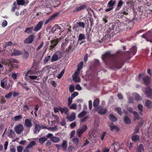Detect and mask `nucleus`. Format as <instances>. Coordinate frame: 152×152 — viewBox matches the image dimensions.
Instances as JSON below:
<instances>
[{
  "instance_id": "44",
  "label": "nucleus",
  "mask_w": 152,
  "mask_h": 152,
  "mask_svg": "<svg viewBox=\"0 0 152 152\" xmlns=\"http://www.w3.org/2000/svg\"><path fill=\"white\" fill-rule=\"evenodd\" d=\"M70 108L74 110H76L77 109V105L75 104H73L72 105H70V106H69Z\"/></svg>"
},
{
  "instance_id": "39",
  "label": "nucleus",
  "mask_w": 152,
  "mask_h": 152,
  "mask_svg": "<svg viewBox=\"0 0 152 152\" xmlns=\"http://www.w3.org/2000/svg\"><path fill=\"white\" fill-rule=\"evenodd\" d=\"M124 121L126 124H130L131 121L129 118L127 117H125L124 119Z\"/></svg>"
},
{
  "instance_id": "19",
  "label": "nucleus",
  "mask_w": 152,
  "mask_h": 152,
  "mask_svg": "<svg viewBox=\"0 0 152 152\" xmlns=\"http://www.w3.org/2000/svg\"><path fill=\"white\" fill-rule=\"evenodd\" d=\"M115 1L113 0L110 1L108 3V7H113L114 4L115 3Z\"/></svg>"
},
{
  "instance_id": "57",
  "label": "nucleus",
  "mask_w": 152,
  "mask_h": 152,
  "mask_svg": "<svg viewBox=\"0 0 152 152\" xmlns=\"http://www.w3.org/2000/svg\"><path fill=\"white\" fill-rule=\"evenodd\" d=\"M89 118V117L88 116H86L82 118L80 121V122H84L87 121V119Z\"/></svg>"
},
{
  "instance_id": "42",
  "label": "nucleus",
  "mask_w": 152,
  "mask_h": 152,
  "mask_svg": "<svg viewBox=\"0 0 152 152\" xmlns=\"http://www.w3.org/2000/svg\"><path fill=\"white\" fill-rule=\"evenodd\" d=\"M133 113L134 116H135V117L134 118V120H135L136 119L138 120L139 118H140V117L139 116V115L138 113L137 112L134 111L133 112Z\"/></svg>"
},
{
  "instance_id": "16",
  "label": "nucleus",
  "mask_w": 152,
  "mask_h": 152,
  "mask_svg": "<svg viewBox=\"0 0 152 152\" xmlns=\"http://www.w3.org/2000/svg\"><path fill=\"white\" fill-rule=\"evenodd\" d=\"M86 7V6L84 5L81 6L79 7H78L75 8L74 9V11L75 12H76L80 11L81 10L84 9Z\"/></svg>"
},
{
  "instance_id": "20",
  "label": "nucleus",
  "mask_w": 152,
  "mask_h": 152,
  "mask_svg": "<svg viewBox=\"0 0 152 152\" xmlns=\"http://www.w3.org/2000/svg\"><path fill=\"white\" fill-rule=\"evenodd\" d=\"M36 145V142L34 141H31L30 143L28 144L26 147L27 148H31L33 146H35Z\"/></svg>"
},
{
  "instance_id": "29",
  "label": "nucleus",
  "mask_w": 152,
  "mask_h": 152,
  "mask_svg": "<svg viewBox=\"0 0 152 152\" xmlns=\"http://www.w3.org/2000/svg\"><path fill=\"white\" fill-rule=\"evenodd\" d=\"M124 4L123 1L122 0H120L118 2L117 7L116 8V10H119Z\"/></svg>"
},
{
  "instance_id": "7",
  "label": "nucleus",
  "mask_w": 152,
  "mask_h": 152,
  "mask_svg": "<svg viewBox=\"0 0 152 152\" xmlns=\"http://www.w3.org/2000/svg\"><path fill=\"white\" fill-rule=\"evenodd\" d=\"M25 126L28 128H31L32 127V124L31 120L29 119H26L25 121Z\"/></svg>"
},
{
  "instance_id": "49",
  "label": "nucleus",
  "mask_w": 152,
  "mask_h": 152,
  "mask_svg": "<svg viewBox=\"0 0 152 152\" xmlns=\"http://www.w3.org/2000/svg\"><path fill=\"white\" fill-rule=\"evenodd\" d=\"M12 95V91L10 92V93H9L7 94H6L5 96V97L7 99H9L10 98Z\"/></svg>"
},
{
  "instance_id": "15",
  "label": "nucleus",
  "mask_w": 152,
  "mask_h": 152,
  "mask_svg": "<svg viewBox=\"0 0 152 152\" xmlns=\"http://www.w3.org/2000/svg\"><path fill=\"white\" fill-rule=\"evenodd\" d=\"M30 74L31 75L28 76L32 80H39L40 79L38 77V76L33 75H35V74L34 73H31Z\"/></svg>"
},
{
  "instance_id": "4",
  "label": "nucleus",
  "mask_w": 152,
  "mask_h": 152,
  "mask_svg": "<svg viewBox=\"0 0 152 152\" xmlns=\"http://www.w3.org/2000/svg\"><path fill=\"white\" fill-rule=\"evenodd\" d=\"M143 91L145 92V94L147 96L150 97L152 95V89L149 87L146 88H143Z\"/></svg>"
},
{
  "instance_id": "2",
  "label": "nucleus",
  "mask_w": 152,
  "mask_h": 152,
  "mask_svg": "<svg viewBox=\"0 0 152 152\" xmlns=\"http://www.w3.org/2000/svg\"><path fill=\"white\" fill-rule=\"evenodd\" d=\"M62 57V54L60 51H57L52 56L51 61L53 62L57 60L58 58H60Z\"/></svg>"
},
{
  "instance_id": "32",
  "label": "nucleus",
  "mask_w": 152,
  "mask_h": 152,
  "mask_svg": "<svg viewBox=\"0 0 152 152\" xmlns=\"http://www.w3.org/2000/svg\"><path fill=\"white\" fill-rule=\"evenodd\" d=\"M21 54V52L20 51L18 50H14L12 53V55L17 56L20 55Z\"/></svg>"
},
{
  "instance_id": "58",
  "label": "nucleus",
  "mask_w": 152,
  "mask_h": 152,
  "mask_svg": "<svg viewBox=\"0 0 152 152\" xmlns=\"http://www.w3.org/2000/svg\"><path fill=\"white\" fill-rule=\"evenodd\" d=\"M72 45H69V46L68 47V48H67L66 50L67 52H69L71 50V49L72 48Z\"/></svg>"
},
{
  "instance_id": "5",
  "label": "nucleus",
  "mask_w": 152,
  "mask_h": 152,
  "mask_svg": "<svg viewBox=\"0 0 152 152\" xmlns=\"http://www.w3.org/2000/svg\"><path fill=\"white\" fill-rule=\"evenodd\" d=\"M34 36L33 35H31L29 36L24 41V43L29 44L32 43L34 39Z\"/></svg>"
},
{
  "instance_id": "6",
  "label": "nucleus",
  "mask_w": 152,
  "mask_h": 152,
  "mask_svg": "<svg viewBox=\"0 0 152 152\" xmlns=\"http://www.w3.org/2000/svg\"><path fill=\"white\" fill-rule=\"evenodd\" d=\"M43 22L42 21H39L35 27L34 30L35 31H38L42 28Z\"/></svg>"
},
{
  "instance_id": "40",
  "label": "nucleus",
  "mask_w": 152,
  "mask_h": 152,
  "mask_svg": "<svg viewBox=\"0 0 152 152\" xmlns=\"http://www.w3.org/2000/svg\"><path fill=\"white\" fill-rule=\"evenodd\" d=\"M48 129L50 131L54 132L58 130V128L56 126L53 127L48 128Z\"/></svg>"
},
{
  "instance_id": "43",
  "label": "nucleus",
  "mask_w": 152,
  "mask_h": 152,
  "mask_svg": "<svg viewBox=\"0 0 152 152\" xmlns=\"http://www.w3.org/2000/svg\"><path fill=\"white\" fill-rule=\"evenodd\" d=\"M72 78L73 80L76 82H80V79L78 76L72 77Z\"/></svg>"
},
{
  "instance_id": "38",
  "label": "nucleus",
  "mask_w": 152,
  "mask_h": 152,
  "mask_svg": "<svg viewBox=\"0 0 152 152\" xmlns=\"http://www.w3.org/2000/svg\"><path fill=\"white\" fill-rule=\"evenodd\" d=\"M33 27H28L26 28V30H25V32L27 33H29L31 32L32 30H33Z\"/></svg>"
},
{
  "instance_id": "25",
  "label": "nucleus",
  "mask_w": 152,
  "mask_h": 152,
  "mask_svg": "<svg viewBox=\"0 0 152 152\" xmlns=\"http://www.w3.org/2000/svg\"><path fill=\"white\" fill-rule=\"evenodd\" d=\"M85 132V131L80 129H77V132L78 134V136L79 137H80L81 136V134Z\"/></svg>"
},
{
  "instance_id": "60",
  "label": "nucleus",
  "mask_w": 152,
  "mask_h": 152,
  "mask_svg": "<svg viewBox=\"0 0 152 152\" xmlns=\"http://www.w3.org/2000/svg\"><path fill=\"white\" fill-rule=\"evenodd\" d=\"M89 108L90 110H91L92 107V101L90 100L88 101Z\"/></svg>"
},
{
  "instance_id": "54",
  "label": "nucleus",
  "mask_w": 152,
  "mask_h": 152,
  "mask_svg": "<svg viewBox=\"0 0 152 152\" xmlns=\"http://www.w3.org/2000/svg\"><path fill=\"white\" fill-rule=\"evenodd\" d=\"M53 117L54 118V119H55L57 122H58L59 121V117L57 115H52Z\"/></svg>"
},
{
  "instance_id": "31",
  "label": "nucleus",
  "mask_w": 152,
  "mask_h": 152,
  "mask_svg": "<svg viewBox=\"0 0 152 152\" xmlns=\"http://www.w3.org/2000/svg\"><path fill=\"white\" fill-rule=\"evenodd\" d=\"M86 39V37L84 34H79L78 40L81 41L82 39Z\"/></svg>"
},
{
  "instance_id": "35",
  "label": "nucleus",
  "mask_w": 152,
  "mask_h": 152,
  "mask_svg": "<svg viewBox=\"0 0 152 152\" xmlns=\"http://www.w3.org/2000/svg\"><path fill=\"white\" fill-rule=\"evenodd\" d=\"M47 139L46 137H40L39 139V142L42 144L45 142L46 141Z\"/></svg>"
},
{
  "instance_id": "45",
  "label": "nucleus",
  "mask_w": 152,
  "mask_h": 152,
  "mask_svg": "<svg viewBox=\"0 0 152 152\" xmlns=\"http://www.w3.org/2000/svg\"><path fill=\"white\" fill-rule=\"evenodd\" d=\"M58 43V41L55 39L53 40L51 42V44L54 45L55 46L57 45Z\"/></svg>"
},
{
  "instance_id": "59",
  "label": "nucleus",
  "mask_w": 152,
  "mask_h": 152,
  "mask_svg": "<svg viewBox=\"0 0 152 152\" xmlns=\"http://www.w3.org/2000/svg\"><path fill=\"white\" fill-rule=\"evenodd\" d=\"M115 110L117 111L118 113L120 115H121L122 112H121V109L120 107H117L116 108Z\"/></svg>"
},
{
  "instance_id": "8",
  "label": "nucleus",
  "mask_w": 152,
  "mask_h": 152,
  "mask_svg": "<svg viewBox=\"0 0 152 152\" xmlns=\"http://www.w3.org/2000/svg\"><path fill=\"white\" fill-rule=\"evenodd\" d=\"M66 118L69 121H74L75 119V113H73L70 115H68Z\"/></svg>"
},
{
  "instance_id": "61",
  "label": "nucleus",
  "mask_w": 152,
  "mask_h": 152,
  "mask_svg": "<svg viewBox=\"0 0 152 152\" xmlns=\"http://www.w3.org/2000/svg\"><path fill=\"white\" fill-rule=\"evenodd\" d=\"M12 44V42H7L5 43V47L6 48L9 46H10Z\"/></svg>"
},
{
  "instance_id": "14",
  "label": "nucleus",
  "mask_w": 152,
  "mask_h": 152,
  "mask_svg": "<svg viewBox=\"0 0 152 152\" xmlns=\"http://www.w3.org/2000/svg\"><path fill=\"white\" fill-rule=\"evenodd\" d=\"M60 139L59 137L55 136L52 137L50 138V140L53 142L55 143L58 142L60 141Z\"/></svg>"
},
{
  "instance_id": "24",
  "label": "nucleus",
  "mask_w": 152,
  "mask_h": 152,
  "mask_svg": "<svg viewBox=\"0 0 152 152\" xmlns=\"http://www.w3.org/2000/svg\"><path fill=\"white\" fill-rule=\"evenodd\" d=\"M132 140L134 142H136L139 140V137L137 135H134L132 137Z\"/></svg>"
},
{
  "instance_id": "1",
  "label": "nucleus",
  "mask_w": 152,
  "mask_h": 152,
  "mask_svg": "<svg viewBox=\"0 0 152 152\" xmlns=\"http://www.w3.org/2000/svg\"><path fill=\"white\" fill-rule=\"evenodd\" d=\"M24 129L23 125L22 124H19L16 125L14 128V130L16 133L20 134L22 132Z\"/></svg>"
},
{
  "instance_id": "26",
  "label": "nucleus",
  "mask_w": 152,
  "mask_h": 152,
  "mask_svg": "<svg viewBox=\"0 0 152 152\" xmlns=\"http://www.w3.org/2000/svg\"><path fill=\"white\" fill-rule=\"evenodd\" d=\"M113 145L114 146V150L115 151L117 149H119L121 148V147H119V145L118 142H115L113 143Z\"/></svg>"
},
{
  "instance_id": "56",
  "label": "nucleus",
  "mask_w": 152,
  "mask_h": 152,
  "mask_svg": "<svg viewBox=\"0 0 152 152\" xmlns=\"http://www.w3.org/2000/svg\"><path fill=\"white\" fill-rule=\"evenodd\" d=\"M74 147L72 145H70L68 148V151L69 152H71L74 149Z\"/></svg>"
},
{
  "instance_id": "13",
  "label": "nucleus",
  "mask_w": 152,
  "mask_h": 152,
  "mask_svg": "<svg viewBox=\"0 0 152 152\" xmlns=\"http://www.w3.org/2000/svg\"><path fill=\"white\" fill-rule=\"evenodd\" d=\"M60 111L61 114L64 113L66 114H67L69 110L67 107H64V108H60Z\"/></svg>"
},
{
  "instance_id": "53",
  "label": "nucleus",
  "mask_w": 152,
  "mask_h": 152,
  "mask_svg": "<svg viewBox=\"0 0 152 152\" xmlns=\"http://www.w3.org/2000/svg\"><path fill=\"white\" fill-rule=\"evenodd\" d=\"M137 107L139 110L141 112L143 111V106L142 105L139 104L137 106Z\"/></svg>"
},
{
  "instance_id": "48",
  "label": "nucleus",
  "mask_w": 152,
  "mask_h": 152,
  "mask_svg": "<svg viewBox=\"0 0 152 152\" xmlns=\"http://www.w3.org/2000/svg\"><path fill=\"white\" fill-rule=\"evenodd\" d=\"M78 94V93L77 92H75L71 95V98L72 99H73L76 96H77Z\"/></svg>"
},
{
  "instance_id": "36",
  "label": "nucleus",
  "mask_w": 152,
  "mask_h": 152,
  "mask_svg": "<svg viewBox=\"0 0 152 152\" xmlns=\"http://www.w3.org/2000/svg\"><path fill=\"white\" fill-rule=\"evenodd\" d=\"M83 65V62H80L77 65V70L80 71L82 68Z\"/></svg>"
},
{
  "instance_id": "51",
  "label": "nucleus",
  "mask_w": 152,
  "mask_h": 152,
  "mask_svg": "<svg viewBox=\"0 0 152 152\" xmlns=\"http://www.w3.org/2000/svg\"><path fill=\"white\" fill-rule=\"evenodd\" d=\"M22 118V116L21 115L16 116L14 117V118L15 121H17L19 119H21Z\"/></svg>"
},
{
  "instance_id": "33",
  "label": "nucleus",
  "mask_w": 152,
  "mask_h": 152,
  "mask_svg": "<svg viewBox=\"0 0 152 152\" xmlns=\"http://www.w3.org/2000/svg\"><path fill=\"white\" fill-rule=\"evenodd\" d=\"M130 52L132 53L133 55H134L136 51H137V48L136 46H134L130 49Z\"/></svg>"
},
{
  "instance_id": "17",
  "label": "nucleus",
  "mask_w": 152,
  "mask_h": 152,
  "mask_svg": "<svg viewBox=\"0 0 152 152\" xmlns=\"http://www.w3.org/2000/svg\"><path fill=\"white\" fill-rule=\"evenodd\" d=\"M143 81L145 83L148 84L150 83L151 79L148 76H146L144 77Z\"/></svg>"
},
{
  "instance_id": "62",
  "label": "nucleus",
  "mask_w": 152,
  "mask_h": 152,
  "mask_svg": "<svg viewBox=\"0 0 152 152\" xmlns=\"http://www.w3.org/2000/svg\"><path fill=\"white\" fill-rule=\"evenodd\" d=\"M75 90L74 87L72 86L71 85L70 86L69 88V91L71 92H73Z\"/></svg>"
},
{
  "instance_id": "52",
  "label": "nucleus",
  "mask_w": 152,
  "mask_h": 152,
  "mask_svg": "<svg viewBox=\"0 0 152 152\" xmlns=\"http://www.w3.org/2000/svg\"><path fill=\"white\" fill-rule=\"evenodd\" d=\"M72 99V98L71 97H69L68 100V106H70V105L72 103V99Z\"/></svg>"
},
{
  "instance_id": "27",
  "label": "nucleus",
  "mask_w": 152,
  "mask_h": 152,
  "mask_svg": "<svg viewBox=\"0 0 152 152\" xmlns=\"http://www.w3.org/2000/svg\"><path fill=\"white\" fill-rule=\"evenodd\" d=\"M110 56V52H107L105 53L104 55H102V57L103 60L104 59L107 58V57Z\"/></svg>"
},
{
  "instance_id": "47",
  "label": "nucleus",
  "mask_w": 152,
  "mask_h": 152,
  "mask_svg": "<svg viewBox=\"0 0 152 152\" xmlns=\"http://www.w3.org/2000/svg\"><path fill=\"white\" fill-rule=\"evenodd\" d=\"M17 149L18 152H22L23 147L21 146H18L17 147Z\"/></svg>"
},
{
  "instance_id": "21",
  "label": "nucleus",
  "mask_w": 152,
  "mask_h": 152,
  "mask_svg": "<svg viewBox=\"0 0 152 152\" xmlns=\"http://www.w3.org/2000/svg\"><path fill=\"white\" fill-rule=\"evenodd\" d=\"M145 105L148 108H151L152 106L151 102L149 100H146L145 101Z\"/></svg>"
},
{
  "instance_id": "18",
  "label": "nucleus",
  "mask_w": 152,
  "mask_h": 152,
  "mask_svg": "<svg viewBox=\"0 0 152 152\" xmlns=\"http://www.w3.org/2000/svg\"><path fill=\"white\" fill-rule=\"evenodd\" d=\"M99 102V100L98 99H96L93 102V106L95 107V109L96 108L98 107L99 106H98Z\"/></svg>"
},
{
  "instance_id": "34",
  "label": "nucleus",
  "mask_w": 152,
  "mask_h": 152,
  "mask_svg": "<svg viewBox=\"0 0 152 152\" xmlns=\"http://www.w3.org/2000/svg\"><path fill=\"white\" fill-rule=\"evenodd\" d=\"M61 28L58 25H55L53 28V32L56 31H58V30H60Z\"/></svg>"
},
{
  "instance_id": "63",
  "label": "nucleus",
  "mask_w": 152,
  "mask_h": 152,
  "mask_svg": "<svg viewBox=\"0 0 152 152\" xmlns=\"http://www.w3.org/2000/svg\"><path fill=\"white\" fill-rule=\"evenodd\" d=\"M76 126V123L75 122H73L71 123L70 125V127L73 129Z\"/></svg>"
},
{
  "instance_id": "10",
  "label": "nucleus",
  "mask_w": 152,
  "mask_h": 152,
  "mask_svg": "<svg viewBox=\"0 0 152 152\" xmlns=\"http://www.w3.org/2000/svg\"><path fill=\"white\" fill-rule=\"evenodd\" d=\"M58 13H56L54 14L53 15L51 16L50 17L48 18L47 20L46 21L45 24H46L47 23H48L50 21L52 20H53V19H54L55 18H56L58 15Z\"/></svg>"
},
{
  "instance_id": "37",
  "label": "nucleus",
  "mask_w": 152,
  "mask_h": 152,
  "mask_svg": "<svg viewBox=\"0 0 152 152\" xmlns=\"http://www.w3.org/2000/svg\"><path fill=\"white\" fill-rule=\"evenodd\" d=\"M110 119L113 121H116L117 119L115 117L113 114H110L109 115Z\"/></svg>"
},
{
  "instance_id": "41",
  "label": "nucleus",
  "mask_w": 152,
  "mask_h": 152,
  "mask_svg": "<svg viewBox=\"0 0 152 152\" xmlns=\"http://www.w3.org/2000/svg\"><path fill=\"white\" fill-rule=\"evenodd\" d=\"M144 76L145 74L144 73L140 74L137 79V80H140L142 79H143H143H144V77H145Z\"/></svg>"
},
{
  "instance_id": "28",
  "label": "nucleus",
  "mask_w": 152,
  "mask_h": 152,
  "mask_svg": "<svg viewBox=\"0 0 152 152\" xmlns=\"http://www.w3.org/2000/svg\"><path fill=\"white\" fill-rule=\"evenodd\" d=\"M110 128V130L111 131H118L119 129L118 127L115 126H112L111 125H109Z\"/></svg>"
},
{
  "instance_id": "55",
  "label": "nucleus",
  "mask_w": 152,
  "mask_h": 152,
  "mask_svg": "<svg viewBox=\"0 0 152 152\" xmlns=\"http://www.w3.org/2000/svg\"><path fill=\"white\" fill-rule=\"evenodd\" d=\"M7 24V22L6 20H4L3 21L2 23V26L3 27H6Z\"/></svg>"
},
{
  "instance_id": "46",
  "label": "nucleus",
  "mask_w": 152,
  "mask_h": 152,
  "mask_svg": "<svg viewBox=\"0 0 152 152\" xmlns=\"http://www.w3.org/2000/svg\"><path fill=\"white\" fill-rule=\"evenodd\" d=\"M80 129L86 132L88 129L87 126L86 125H84L82 126L80 128Z\"/></svg>"
},
{
  "instance_id": "50",
  "label": "nucleus",
  "mask_w": 152,
  "mask_h": 152,
  "mask_svg": "<svg viewBox=\"0 0 152 152\" xmlns=\"http://www.w3.org/2000/svg\"><path fill=\"white\" fill-rule=\"evenodd\" d=\"M76 24H78L79 26L83 28H84L85 27V24L83 22H80L77 23Z\"/></svg>"
},
{
  "instance_id": "30",
  "label": "nucleus",
  "mask_w": 152,
  "mask_h": 152,
  "mask_svg": "<svg viewBox=\"0 0 152 152\" xmlns=\"http://www.w3.org/2000/svg\"><path fill=\"white\" fill-rule=\"evenodd\" d=\"M87 113L86 111H83L80 113H79L78 115V117L80 118H82Z\"/></svg>"
},
{
  "instance_id": "22",
  "label": "nucleus",
  "mask_w": 152,
  "mask_h": 152,
  "mask_svg": "<svg viewBox=\"0 0 152 152\" xmlns=\"http://www.w3.org/2000/svg\"><path fill=\"white\" fill-rule=\"evenodd\" d=\"M72 141L74 144L77 145L78 144L80 141L77 137H74L72 139Z\"/></svg>"
},
{
  "instance_id": "23",
  "label": "nucleus",
  "mask_w": 152,
  "mask_h": 152,
  "mask_svg": "<svg viewBox=\"0 0 152 152\" xmlns=\"http://www.w3.org/2000/svg\"><path fill=\"white\" fill-rule=\"evenodd\" d=\"M133 97H134L136 100L138 101L141 99V98L137 94L135 93L133 94Z\"/></svg>"
},
{
  "instance_id": "9",
  "label": "nucleus",
  "mask_w": 152,
  "mask_h": 152,
  "mask_svg": "<svg viewBox=\"0 0 152 152\" xmlns=\"http://www.w3.org/2000/svg\"><path fill=\"white\" fill-rule=\"evenodd\" d=\"M34 124L35 127L34 132L35 133H38L42 129V126L37 123H34Z\"/></svg>"
},
{
  "instance_id": "12",
  "label": "nucleus",
  "mask_w": 152,
  "mask_h": 152,
  "mask_svg": "<svg viewBox=\"0 0 152 152\" xmlns=\"http://www.w3.org/2000/svg\"><path fill=\"white\" fill-rule=\"evenodd\" d=\"M67 141L66 140H63L62 143L61 145V147L63 151H66L67 145Z\"/></svg>"
},
{
  "instance_id": "3",
  "label": "nucleus",
  "mask_w": 152,
  "mask_h": 152,
  "mask_svg": "<svg viewBox=\"0 0 152 152\" xmlns=\"http://www.w3.org/2000/svg\"><path fill=\"white\" fill-rule=\"evenodd\" d=\"M95 110L98 112L99 113L102 114H104L107 112L106 109L102 108L101 106H99L98 107L96 108Z\"/></svg>"
},
{
  "instance_id": "64",
  "label": "nucleus",
  "mask_w": 152,
  "mask_h": 152,
  "mask_svg": "<svg viewBox=\"0 0 152 152\" xmlns=\"http://www.w3.org/2000/svg\"><path fill=\"white\" fill-rule=\"evenodd\" d=\"M76 88L77 90L80 91L82 90V88L79 84H77L76 86Z\"/></svg>"
},
{
  "instance_id": "11",
  "label": "nucleus",
  "mask_w": 152,
  "mask_h": 152,
  "mask_svg": "<svg viewBox=\"0 0 152 152\" xmlns=\"http://www.w3.org/2000/svg\"><path fill=\"white\" fill-rule=\"evenodd\" d=\"M28 2V1L27 0H17V4L19 5L27 4Z\"/></svg>"
}]
</instances>
